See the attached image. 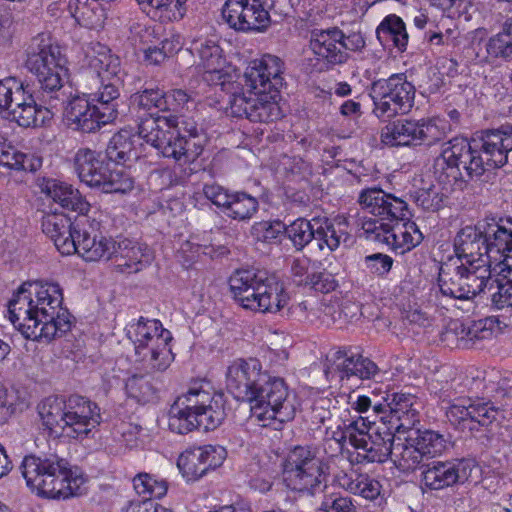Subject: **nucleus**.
Returning a JSON list of instances; mask_svg holds the SVG:
<instances>
[{"label":"nucleus","mask_w":512,"mask_h":512,"mask_svg":"<svg viewBox=\"0 0 512 512\" xmlns=\"http://www.w3.org/2000/svg\"><path fill=\"white\" fill-rule=\"evenodd\" d=\"M75 251L85 261L95 262L112 258L116 241L102 232V224L90 216L76 217Z\"/></svg>","instance_id":"obj_18"},{"label":"nucleus","mask_w":512,"mask_h":512,"mask_svg":"<svg viewBox=\"0 0 512 512\" xmlns=\"http://www.w3.org/2000/svg\"><path fill=\"white\" fill-rule=\"evenodd\" d=\"M48 111L36 104L35 99L22 107H13L8 117L24 128L42 126Z\"/></svg>","instance_id":"obj_50"},{"label":"nucleus","mask_w":512,"mask_h":512,"mask_svg":"<svg viewBox=\"0 0 512 512\" xmlns=\"http://www.w3.org/2000/svg\"><path fill=\"white\" fill-rule=\"evenodd\" d=\"M228 283L233 298L245 309L276 313L288 304L289 296L283 283L265 270L238 269Z\"/></svg>","instance_id":"obj_5"},{"label":"nucleus","mask_w":512,"mask_h":512,"mask_svg":"<svg viewBox=\"0 0 512 512\" xmlns=\"http://www.w3.org/2000/svg\"><path fill=\"white\" fill-rule=\"evenodd\" d=\"M381 487L378 480L362 474L357 475L355 479H350L346 486L351 493L367 500L376 499L380 495Z\"/></svg>","instance_id":"obj_58"},{"label":"nucleus","mask_w":512,"mask_h":512,"mask_svg":"<svg viewBox=\"0 0 512 512\" xmlns=\"http://www.w3.org/2000/svg\"><path fill=\"white\" fill-rule=\"evenodd\" d=\"M414 203L424 211L436 212L444 207L447 195L435 185L420 188L411 195Z\"/></svg>","instance_id":"obj_54"},{"label":"nucleus","mask_w":512,"mask_h":512,"mask_svg":"<svg viewBox=\"0 0 512 512\" xmlns=\"http://www.w3.org/2000/svg\"><path fill=\"white\" fill-rule=\"evenodd\" d=\"M279 94L258 93L249 89V94L234 95L230 101V113L233 117H245L252 122H272L281 118L277 103Z\"/></svg>","instance_id":"obj_23"},{"label":"nucleus","mask_w":512,"mask_h":512,"mask_svg":"<svg viewBox=\"0 0 512 512\" xmlns=\"http://www.w3.org/2000/svg\"><path fill=\"white\" fill-rule=\"evenodd\" d=\"M484 220L461 228L454 238V251L458 261L491 263L488 252Z\"/></svg>","instance_id":"obj_29"},{"label":"nucleus","mask_w":512,"mask_h":512,"mask_svg":"<svg viewBox=\"0 0 512 512\" xmlns=\"http://www.w3.org/2000/svg\"><path fill=\"white\" fill-rule=\"evenodd\" d=\"M0 165L16 171L36 172L42 166V159L19 151L0 133Z\"/></svg>","instance_id":"obj_41"},{"label":"nucleus","mask_w":512,"mask_h":512,"mask_svg":"<svg viewBox=\"0 0 512 512\" xmlns=\"http://www.w3.org/2000/svg\"><path fill=\"white\" fill-rule=\"evenodd\" d=\"M320 510L324 512H357L351 497L341 493H329L327 490L323 496Z\"/></svg>","instance_id":"obj_59"},{"label":"nucleus","mask_w":512,"mask_h":512,"mask_svg":"<svg viewBox=\"0 0 512 512\" xmlns=\"http://www.w3.org/2000/svg\"><path fill=\"white\" fill-rule=\"evenodd\" d=\"M89 69L97 75L100 87L94 93L87 94L104 121L113 122L118 116L121 85V62L111 50L97 43L87 54Z\"/></svg>","instance_id":"obj_8"},{"label":"nucleus","mask_w":512,"mask_h":512,"mask_svg":"<svg viewBox=\"0 0 512 512\" xmlns=\"http://www.w3.org/2000/svg\"><path fill=\"white\" fill-rule=\"evenodd\" d=\"M42 231L54 242L61 254L74 253L76 219L72 222L71 218L63 213L48 214L42 219Z\"/></svg>","instance_id":"obj_34"},{"label":"nucleus","mask_w":512,"mask_h":512,"mask_svg":"<svg viewBox=\"0 0 512 512\" xmlns=\"http://www.w3.org/2000/svg\"><path fill=\"white\" fill-rule=\"evenodd\" d=\"M182 48L179 35H172L160 41L159 46L149 45L144 49V61L149 65H160Z\"/></svg>","instance_id":"obj_52"},{"label":"nucleus","mask_w":512,"mask_h":512,"mask_svg":"<svg viewBox=\"0 0 512 512\" xmlns=\"http://www.w3.org/2000/svg\"><path fill=\"white\" fill-rule=\"evenodd\" d=\"M332 369L338 373L341 380L355 376L366 380L373 378L378 372V366L369 358L349 353L346 349H339L333 353Z\"/></svg>","instance_id":"obj_35"},{"label":"nucleus","mask_w":512,"mask_h":512,"mask_svg":"<svg viewBox=\"0 0 512 512\" xmlns=\"http://www.w3.org/2000/svg\"><path fill=\"white\" fill-rule=\"evenodd\" d=\"M305 286L317 292L329 293L337 288L338 281L332 273L323 270L307 275Z\"/></svg>","instance_id":"obj_60"},{"label":"nucleus","mask_w":512,"mask_h":512,"mask_svg":"<svg viewBox=\"0 0 512 512\" xmlns=\"http://www.w3.org/2000/svg\"><path fill=\"white\" fill-rule=\"evenodd\" d=\"M125 389L128 397L140 404L152 402L157 398V388L149 374L132 375L127 379Z\"/></svg>","instance_id":"obj_47"},{"label":"nucleus","mask_w":512,"mask_h":512,"mask_svg":"<svg viewBox=\"0 0 512 512\" xmlns=\"http://www.w3.org/2000/svg\"><path fill=\"white\" fill-rule=\"evenodd\" d=\"M64 405L65 398L48 397L38 406V413L42 423L51 435L66 436Z\"/></svg>","instance_id":"obj_43"},{"label":"nucleus","mask_w":512,"mask_h":512,"mask_svg":"<svg viewBox=\"0 0 512 512\" xmlns=\"http://www.w3.org/2000/svg\"><path fill=\"white\" fill-rule=\"evenodd\" d=\"M226 457L227 451L223 446L205 445L185 450L178 457L177 466L188 481H196L220 467Z\"/></svg>","instance_id":"obj_26"},{"label":"nucleus","mask_w":512,"mask_h":512,"mask_svg":"<svg viewBox=\"0 0 512 512\" xmlns=\"http://www.w3.org/2000/svg\"><path fill=\"white\" fill-rule=\"evenodd\" d=\"M190 50L199 57L207 74L211 76L217 75L218 79L221 78L225 59L216 36L193 39Z\"/></svg>","instance_id":"obj_39"},{"label":"nucleus","mask_w":512,"mask_h":512,"mask_svg":"<svg viewBox=\"0 0 512 512\" xmlns=\"http://www.w3.org/2000/svg\"><path fill=\"white\" fill-rule=\"evenodd\" d=\"M494 281V290L490 293L491 307L497 310L512 307V270Z\"/></svg>","instance_id":"obj_55"},{"label":"nucleus","mask_w":512,"mask_h":512,"mask_svg":"<svg viewBox=\"0 0 512 512\" xmlns=\"http://www.w3.org/2000/svg\"><path fill=\"white\" fill-rule=\"evenodd\" d=\"M253 394L255 397L249 400L251 413L262 426H268L267 421L284 423L294 418L295 406L283 378L264 371Z\"/></svg>","instance_id":"obj_10"},{"label":"nucleus","mask_w":512,"mask_h":512,"mask_svg":"<svg viewBox=\"0 0 512 512\" xmlns=\"http://www.w3.org/2000/svg\"><path fill=\"white\" fill-rule=\"evenodd\" d=\"M512 166V125L477 131L471 139L455 137L442 143L434 159L433 173L446 191H463L468 179H479L486 171Z\"/></svg>","instance_id":"obj_1"},{"label":"nucleus","mask_w":512,"mask_h":512,"mask_svg":"<svg viewBox=\"0 0 512 512\" xmlns=\"http://www.w3.org/2000/svg\"><path fill=\"white\" fill-rule=\"evenodd\" d=\"M342 30L338 27L315 28L310 32L309 47L326 70L346 63L341 46Z\"/></svg>","instance_id":"obj_30"},{"label":"nucleus","mask_w":512,"mask_h":512,"mask_svg":"<svg viewBox=\"0 0 512 512\" xmlns=\"http://www.w3.org/2000/svg\"><path fill=\"white\" fill-rule=\"evenodd\" d=\"M64 410L66 436L70 438H86L102 421L97 403L81 395L65 398Z\"/></svg>","instance_id":"obj_21"},{"label":"nucleus","mask_w":512,"mask_h":512,"mask_svg":"<svg viewBox=\"0 0 512 512\" xmlns=\"http://www.w3.org/2000/svg\"><path fill=\"white\" fill-rule=\"evenodd\" d=\"M75 171L81 182L105 193L125 194L134 187L133 178L124 169H110L101 153L80 148L74 156Z\"/></svg>","instance_id":"obj_12"},{"label":"nucleus","mask_w":512,"mask_h":512,"mask_svg":"<svg viewBox=\"0 0 512 512\" xmlns=\"http://www.w3.org/2000/svg\"><path fill=\"white\" fill-rule=\"evenodd\" d=\"M259 202L256 197L245 191H232L223 214L239 222L249 221L258 211Z\"/></svg>","instance_id":"obj_44"},{"label":"nucleus","mask_w":512,"mask_h":512,"mask_svg":"<svg viewBox=\"0 0 512 512\" xmlns=\"http://www.w3.org/2000/svg\"><path fill=\"white\" fill-rule=\"evenodd\" d=\"M390 409V420L396 418L401 422L395 427L398 430L400 427L413 425L418 421V410L414 408L415 397L411 394L406 393H388Z\"/></svg>","instance_id":"obj_46"},{"label":"nucleus","mask_w":512,"mask_h":512,"mask_svg":"<svg viewBox=\"0 0 512 512\" xmlns=\"http://www.w3.org/2000/svg\"><path fill=\"white\" fill-rule=\"evenodd\" d=\"M366 269L379 278H385L391 271L394 260L387 254L374 253L364 258Z\"/></svg>","instance_id":"obj_61"},{"label":"nucleus","mask_w":512,"mask_h":512,"mask_svg":"<svg viewBox=\"0 0 512 512\" xmlns=\"http://www.w3.org/2000/svg\"><path fill=\"white\" fill-rule=\"evenodd\" d=\"M19 89H22V81L16 77H6L0 80V110L13 108V97Z\"/></svg>","instance_id":"obj_62"},{"label":"nucleus","mask_w":512,"mask_h":512,"mask_svg":"<svg viewBox=\"0 0 512 512\" xmlns=\"http://www.w3.org/2000/svg\"><path fill=\"white\" fill-rule=\"evenodd\" d=\"M67 59L61 48L44 33L33 37L26 49L25 66L32 73L43 94L59 100V92L68 78Z\"/></svg>","instance_id":"obj_7"},{"label":"nucleus","mask_w":512,"mask_h":512,"mask_svg":"<svg viewBox=\"0 0 512 512\" xmlns=\"http://www.w3.org/2000/svg\"><path fill=\"white\" fill-rule=\"evenodd\" d=\"M192 100L185 90L172 89L164 91L147 81L133 92L129 98L130 109L147 112L146 117L158 115L182 114Z\"/></svg>","instance_id":"obj_16"},{"label":"nucleus","mask_w":512,"mask_h":512,"mask_svg":"<svg viewBox=\"0 0 512 512\" xmlns=\"http://www.w3.org/2000/svg\"><path fill=\"white\" fill-rule=\"evenodd\" d=\"M138 133L163 157L172 158L180 164L193 163L204 149L202 128L182 114L141 117Z\"/></svg>","instance_id":"obj_3"},{"label":"nucleus","mask_w":512,"mask_h":512,"mask_svg":"<svg viewBox=\"0 0 512 512\" xmlns=\"http://www.w3.org/2000/svg\"><path fill=\"white\" fill-rule=\"evenodd\" d=\"M115 267L121 273H136L141 271L152 260V254L146 244L138 243L130 239L116 241Z\"/></svg>","instance_id":"obj_33"},{"label":"nucleus","mask_w":512,"mask_h":512,"mask_svg":"<svg viewBox=\"0 0 512 512\" xmlns=\"http://www.w3.org/2000/svg\"><path fill=\"white\" fill-rule=\"evenodd\" d=\"M225 418L223 393L193 388L178 396L171 405L168 426L171 432L185 435L200 427L205 431L214 430Z\"/></svg>","instance_id":"obj_4"},{"label":"nucleus","mask_w":512,"mask_h":512,"mask_svg":"<svg viewBox=\"0 0 512 512\" xmlns=\"http://www.w3.org/2000/svg\"><path fill=\"white\" fill-rule=\"evenodd\" d=\"M285 236L292 242L296 251H302L315 242L320 251H335L341 243L342 233L335 229L333 221L325 216L297 218L285 225Z\"/></svg>","instance_id":"obj_15"},{"label":"nucleus","mask_w":512,"mask_h":512,"mask_svg":"<svg viewBox=\"0 0 512 512\" xmlns=\"http://www.w3.org/2000/svg\"><path fill=\"white\" fill-rule=\"evenodd\" d=\"M415 94V86L407 80L404 73L375 80L370 87V96L374 104L373 113L378 118L407 114L414 106Z\"/></svg>","instance_id":"obj_13"},{"label":"nucleus","mask_w":512,"mask_h":512,"mask_svg":"<svg viewBox=\"0 0 512 512\" xmlns=\"http://www.w3.org/2000/svg\"><path fill=\"white\" fill-rule=\"evenodd\" d=\"M497 410L490 402L456 399L446 409L450 424L461 432H478L496 420Z\"/></svg>","instance_id":"obj_20"},{"label":"nucleus","mask_w":512,"mask_h":512,"mask_svg":"<svg viewBox=\"0 0 512 512\" xmlns=\"http://www.w3.org/2000/svg\"><path fill=\"white\" fill-rule=\"evenodd\" d=\"M376 423L370 420V416H357L356 419L343 423L342 438L348 440L355 449L366 447L365 439L372 432Z\"/></svg>","instance_id":"obj_48"},{"label":"nucleus","mask_w":512,"mask_h":512,"mask_svg":"<svg viewBox=\"0 0 512 512\" xmlns=\"http://www.w3.org/2000/svg\"><path fill=\"white\" fill-rule=\"evenodd\" d=\"M245 472L251 489L261 493H266L271 489L273 476L267 468L261 467L258 461H251Z\"/></svg>","instance_id":"obj_57"},{"label":"nucleus","mask_w":512,"mask_h":512,"mask_svg":"<svg viewBox=\"0 0 512 512\" xmlns=\"http://www.w3.org/2000/svg\"><path fill=\"white\" fill-rule=\"evenodd\" d=\"M486 51L494 58L512 60V16L505 20L502 30L488 40Z\"/></svg>","instance_id":"obj_49"},{"label":"nucleus","mask_w":512,"mask_h":512,"mask_svg":"<svg viewBox=\"0 0 512 512\" xmlns=\"http://www.w3.org/2000/svg\"><path fill=\"white\" fill-rule=\"evenodd\" d=\"M377 223L378 221H367L363 224V229L366 233L374 234L375 240L385 242L392 250L401 254L402 239L404 237L402 229L405 228L404 221L392 224L380 222L379 225Z\"/></svg>","instance_id":"obj_45"},{"label":"nucleus","mask_w":512,"mask_h":512,"mask_svg":"<svg viewBox=\"0 0 512 512\" xmlns=\"http://www.w3.org/2000/svg\"><path fill=\"white\" fill-rule=\"evenodd\" d=\"M222 17L236 31H262L268 27L270 16L260 0H227Z\"/></svg>","instance_id":"obj_25"},{"label":"nucleus","mask_w":512,"mask_h":512,"mask_svg":"<svg viewBox=\"0 0 512 512\" xmlns=\"http://www.w3.org/2000/svg\"><path fill=\"white\" fill-rule=\"evenodd\" d=\"M46 194L62 208L78 212L79 216H88L90 204L81 193L65 182L50 180L45 185Z\"/></svg>","instance_id":"obj_37"},{"label":"nucleus","mask_w":512,"mask_h":512,"mask_svg":"<svg viewBox=\"0 0 512 512\" xmlns=\"http://www.w3.org/2000/svg\"><path fill=\"white\" fill-rule=\"evenodd\" d=\"M141 136L128 130L114 134L106 147V158L119 165H126L139 158L137 144Z\"/></svg>","instance_id":"obj_38"},{"label":"nucleus","mask_w":512,"mask_h":512,"mask_svg":"<svg viewBox=\"0 0 512 512\" xmlns=\"http://www.w3.org/2000/svg\"><path fill=\"white\" fill-rule=\"evenodd\" d=\"M27 486L37 495L67 499L78 493L82 478L73 476L66 459L57 455H27L20 466Z\"/></svg>","instance_id":"obj_6"},{"label":"nucleus","mask_w":512,"mask_h":512,"mask_svg":"<svg viewBox=\"0 0 512 512\" xmlns=\"http://www.w3.org/2000/svg\"><path fill=\"white\" fill-rule=\"evenodd\" d=\"M202 190L205 198L211 201L212 204L223 212L232 191L217 183H206L203 185Z\"/></svg>","instance_id":"obj_63"},{"label":"nucleus","mask_w":512,"mask_h":512,"mask_svg":"<svg viewBox=\"0 0 512 512\" xmlns=\"http://www.w3.org/2000/svg\"><path fill=\"white\" fill-rule=\"evenodd\" d=\"M467 269L464 261L450 260L443 263L439 270L438 286L440 293L451 299L463 300L465 291V274Z\"/></svg>","instance_id":"obj_36"},{"label":"nucleus","mask_w":512,"mask_h":512,"mask_svg":"<svg viewBox=\"0 0 512 512\" xmlns=\"http://www.w3.org/2000/svg\"><path fill=\"white\" fill-rule=\"evenodd\" d=\"M284 70L285 64L280 57L265 54L260 59L251 61L247 67L244 74L245 86L257 90L258 93L279 94L284 84Z\"/></svg>","instance_id":"obj_24"},{"label":"nucleus","mask_w":512,"mask_h":512,"mask_svg":"<svg viewBox=\"0 0 512 512\" xmlns=\"http://www.w3.org/2000/svg\"><path fill=\"white\" fill-rule=\"evenodd\" d=\"M441 139L438 126L431 119H397L381 132V141L390 147L431 146Z\"/></svg>","instance_id":"obj_17"},{"label":"nucleus","mask_w":512,"mask_h":512,"mask_svg":"<svg viewBox=\"0 0 512 512\" xmlns=\"http://www.w3.org/2000/svg\"><path fill=\"white\" fill-rule=\"evenodd\" d=\"M484 223L491 263L512 258V217H486Z\"/></svg>","instance_id":"obj_32"},{"label":"nucleus","mask_w":512,"mask_h":512,"mask_svg":"<svg viewBox=\"0 0 512 512\" xmlns=\"http://www.w3.org/2000/svg\"><path fill=\"white\" fill-rule=\"evenodd\" d=\"M366 447H358V457L361 461L370 463H384L388 459L394 463L397 469L401 471L399 464L400 455L396 453L397 446L403 445V439L395 438L394 432L390 427L376 425L372 432L365 439Z\"/></svg>","instance_id":"obj_27"},{"label":"nucleus","mask_w":512,"mask_h":512,"mask_svg":"<svg viewBox=\"0 0 512 512\" xmlns=\"http://www.w3.org/2000/svg\"><path fill=\"white\" fill-rule=\"evenodd\" d=\"M126 335L134 344L137 360L147 369L164 371L174 360L169 345L172 335L159 320L140 317L126 327Z\"/></svg>","instance_id":"obj_9"},{"label":"nucleus","mask_w":512,"mask_h":512,"mask_svg":"<svg viewBox=\"0 0 512 512\" xmlns=\"http://www.w3.org/2000/svg\"><path fill=\"white\" fill-rule=\"evenodd\" d=\"M376 37L385 48H397L404 52L408 44V33L404 21L395 14L386 16L376 29Z\"/></svg>","instance_id":"obj_42"},{"label":"nucleus","mask_w":512,"mask_h":512,"mask_svg":"<svg viewBox=\"0 0 512 512\" xmlns=\"http://www.w3.org/2000/svg\"><path fill=\"white\" fill-rule=\"evenodd\" d=\"M448 438L438 431L416 430L403 439L396 453L400 455L399 464L402 472H413L430 459L441 456L449 447Z\"/></svg>","instance_id":"obj_14"},{"label":"nucleus","mask_w":512,"mask_h":512,"mask_svg":"<svg viewBox=\"0 0 512 512\" xmlns=\"http://www.w3.org/2000/svg\"><path fill=\"white\" fill-rule=\"evenodd\" d=\"M57 283H24L8 303L9 319L26 339L51 341L71 330L72 315L62 306Z\"/></svg>","instance_id":"obj_2"},{"label":"nucleus","mask_w":512,"mask_h":512,"mask_svg":"<svg viewBox=\"0 0 512 512\" xmlns=\"http://www.w3.org/2000/svg\"><path fill=\"white\" fill-rule=\"evenodd\" d=\"M133 487L136 493L144 499L161 498L166 495L168 484L149 473H138L133 478Z\"/></svg>","instance_id":"obj_51"},{"label":"nucleus","mask_w":512,"mask_h":512,"mask_svg":"<svg viewBox=\"0 0 512 512\" xmlns=\"http://www.w3.org/2000/svg\"><path fill=\"white\" fill-rule=\"evenodd\" d=\"M264 371L255 358L235 360L227 369L226 386L228 391L240 401L249 402Z\"/></svg>","instance_id":"obj_28"},{"label":"nucleus","mask_w":512,"mask_h":512,"mask_svg":"<svg viewBox=\"0 0 512 512\" xmlns=\"http://www.w3.org/2000/svg\"><path fill=\"white\" fill-rule=\"evenodd\" d=\"M491 263L465 262V291L463 300H472L476 296L494 290V278L491 276Z\"/></svg>","instance_id":"obj_40"},{"label":"nucleus","mask_w":512,"mask_h":512,"mask_svg":"<svg viewBox=\"0 0 512 512\" xmlns=\"http://www.w3.org/2000/svg\"><path fill=\"white\" fill-rule=\"evenodd\" d=\"M448 24H453L451 19H441L440 22L435 25L434 30L429 28L428 31L424 33V40L432 46H455V41L460 33L456 25L450 27Z\"/></svg>","instance_id":"obj_53"},{"label":"nucleus","mask_w":512,"mask_h":512,"mask_svg":"<svg viewBox=\"0 0 512 512\" xmlns=\"http://www.w3.org/2000/svg\"><path fill=\"white\" fill-rule=\"evenodd\" d=\"M130 30L139 37L142 43L152 45L160 40L163 27L157 24L142 25L140 23H134L130 27Z\"/></svg>","instance_id":"obj_64"},{"label":"nucleus","mask_w":512,"mask_h":512,"mask_svg":"<svg viewBox=\"0 0 512 512\" xmlns=\"http://www.w3.org/2000/svg\"><path fill=\"white\" fill-rule=\"evenodd\" d=\"M475 461L470 458H454L445 461L428 462L422 468L421 482L430 490H442L468 481Z\"/></svg>","instance_id":"obj_19"},{"label":"nucleus","mask_w":512,"mask_h":512,"mask_svg":"<svg viewBox=\"0 0 512 512\" xmlns=\"http://www.w3.org/2000/svg\"><path fill=\"white\" fill-rule=\"evenodd\" d=\"M99 109H96L89 96L85 93L75 95L67 101L64 109V116L70 127L83 133H91L106 125L109 121H104Z\"/></svg>","instance_id":"obj_31"},{"label":"nucleus","mask_w":512,"mask_h":512,"mask_svg":"<svg viewBox=\"0 0 512 512\" xmlns=\"http://www.w3.org/2000/svg\"><path fill=\"white\" fill-rule=\"evenodd\" d=\"M328 466L308 446H296L289 451L283 463V479L287 487L314 495L325 485Z\"/></svg>","instance_id":"obj_11"},{"label":"nucleus","mask_w":512,"mask_h":512,"mask_svg":"<svg viewBox=\"0 0 512 512\" xmlns=\"http://www.w3.org/2000/svg\"><path fill=\"white\" fill-rule=\"evenodd\" d=\"M362 209L390 224L407 220L412 216L408 203L393 193L384 191L378 186L363 189L358 196Z\"/></svg>","instance_id":"obj_22"},{"label":"nucleus","mask_w":512,"mask_h":512,"mask_svg":"<svg viewBox=\"0 0 512 512\" xmlns=\"http://www.w3.org/2000/svg\"><path fill=\"white\" fill-rule=\"evenodd\" d=\"M251 235L258 242L276 244L285 235V224L281 221L256 222L251 227Z\"/></svg>","instance_id":"obj_56"}]
</instances>
